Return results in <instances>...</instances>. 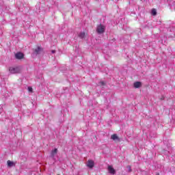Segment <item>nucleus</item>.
<instances>
[{"instance_id": "4be33fe9", "label": "nucleus", "mask_w": 175, "mask_h": 175, "mask_svg": "<svg viewBox=\"0 0 175 175\" xmlns=\"http://www.w3.org/2000/svg\"><path fill=\"white\" fill-rule=\"evenodd\" d=\"M0 109H1V105H0Z\"/></svg>"}, {"instance_id": "f3484780", "label": "nucleus", "mask_w": 175, "mask_h": 175, "mask_svg": "<svg viewBox=\"0 0 175 175\" xmlns=\"http://www.w3.org/2000/svg\"><path fill=\"white\" fill-rule=\"evenodd\" d=\"M129 172H132V169L131 168V165H128Z\"/></svg>"}, {"instance_id": "ddd939ff", "label": "nucleus", "mask_w": 175, "mask_h": 175, "mask_svg": "<svg viewBox=\"0 0 175 175\" xmlns=\"http://www.w3.org/2000/svg\"><path fill=\"white\" fill-rule=\"evenodd\" d=\"M151 13L153 16H157V10L155 8L152 9Z\"/></svg>"}, {"instance_id": "0eeeda50", "label": "nucleus", "mask_w": 175, "mask_h": 175, "mask_svg": "<svg viewBox=\"0 0 175 175\" xmlns=\"http://www.w3.org/2000/svg\"><path fill=\"white\" fill-rule=\"evenodd\" d=\"M15 58L16 59H23L24 58V53L21 52H18L15 54Z\"/></svg>"}, {"instance_id": "f257e3e1", "label": "nucleus", "mask_w": 175, "mask_h": 175, "mask_svg": "<svg viewBox=\"0 0 175 175\" xmlns=\"http://www.w3.org/2000/svg\"><path fill=\"white\" fill-rule=\"evenodd\" d=\"M43 51V48L41 46H38L36 49H33V53H31V57L33 58H36L39 54H41Z\"/></svg>"}, {"instance_id": "9d476101", "label": "nucleus", "mask_w": 175, "mask_h": 175, "mask_svg": "<svg viewBox=\"0 0 175 175\" xmlns=\"http://www.w3.org/2000/svg\"><path fill=\"white\" fill-rule=\"evenodd\" d=\"M78 38H79L80 39H84V38H85V32L81 31V33H79L78 34Z\"/></svg>"}, {"instance_id": "f8f14e48", "label": "nucleus", "mask_w": 175, "mask_h": 175, "mask_svg": "<svg viewBox=\"0 0 175 175\" xmlns=\"http://www.w3.org/2000/svg\"><path fill=\"white\" fill-rule=\"evenodd\" d=\"M168 159H170V161L171 162H173V161H175V156L174 155H172V156H168Z\"/></svg>"}, {"instance_id": "6ab92c4d", "label": "nucleus", "mask_w": 175, "mask_h": 175, "mask_svg": "<svg viewBox=\"0 0 175 175\" xmlns=\"http://www.w3.org/2000/svg\"><path fill=\"white\" fill-rule=\"evenodd\" d=\"M164 99H165V98H163V97H162V98H161V100H163Z\"/></svg>"}, {"instance_id": "2eb2a0df", "label": "nucleus", "mask_w": 175, "mask_h": 175, "mask_svg": "<svg viewBox=\"0 0 175 175\" xmlns=\"http://www.w3.org/2000/svg\"><path fill=\"white\" fill-rule=\"evenodd\" d=\"M28 91H29V92H32V91H33L32 88L31 87H28Z\"/></svg>"}, {"instance_id": "a211bd4d", "label": "nucleus", "mask_w": 175, "mask_h": 175, "mask_svg": "<svg viewBox=\"0 0 175 175\" xmlns=\"http://www.w3.org/2000/svg\"><path fill=\"white\" fill-rule=\"evenodd\" d=\"M51 53H52V54H55L56 51H55V50H52V51H51Z\"/></svg>"}, {"instance_id": "f03ea898", "label": "nucleus", "mask_w": 175, "mask_h": 175, "mask_svg": "<svg viewBox=\"0 0 175 175\" xmlns=\"http://www.w3.org/2000/svg\"><path fill=\"white\" fill-rule=\"evenodd\" d=\"M105 29H106V27H105V25L100 24L99 25L97 26L96 32L100 35L102 33H104Z\"/></svg>"}, {"instance_id": "20e7f679", "label": "nucleus", "mask_w": 175, "mask_h": 175, "mask_svg": "<svg viewBox=\"0 0 175 175\" xmlns=\"http://www.w3.org/2000/svg\"><path fill=\"white\" fill-rule=\"evenodd\" d=\"M9 70L12 75H14L15 73H20V68L18 67H10Z\"/></svg>"}, {"instance_id": "9b49d317", "label": "nucleus", "mask_w": 175, "mask_h": 175, "mask_svg": "<svg viewBox=\"0 0 175 175\" xmlns=\"http://www.w3.org/2000/svg\"><path fill=\"white\" fill-rule=\"evenodd\" d=\"M7 165H8V167H13V166H14V162L10 161V160H8L7 161Z\"/></svg>"}, {"instance_id": "1a4fd4ad", "label": "nucleus", "mask_w": 175, "mask_h": 175, "mask_svg": "<svg viewBox=\"0 0 175 175\" xmlns=\"http://www.w3.org/2000/svg\"><path fill=\"white\" fill-rule=\"evenodd\" d=\"M134 88H140L142 87V82L136 81L133 83Z\"/></svg>"}, {"instance_id": "7ed1b4c3", "label": "nucleus", "mask_w": 175, "mask_h": 175, "mask_svg": "<svg viewBox=\"0 0 175 175\" xmlns=\"http://www.w3.org/2000/svg\"><path fill=\"white\" fill-rule=\"evenodd\" d=\"M57 154H58V149L57 148L51 150L50 157L53 161H55V155H57Z\"/></svg>"}, {"instance_id": "dca6fc26", "label": "nucleus", "mask_w": 175, "mask_h": 175, "mask_svg": "<svg viewBox=\"0 0 175 175\" xmlns=\"http://www.w3.org/2000/svg\"><path fill=\"white\" fill-rule=\"evenodd\" d=\"M99 84H100V85H105V82L104 81H100Z\"/></svg>"}, {"instance_id": "423d86ee", "label": "nucleus", "mask_w": 175, "mask_h": 175, "mask_svg": "<svg viewBox=\"0 0 175 175\" xmlns=\"http://www.w3.org/2000/svg\"><path fill=\"white\" fill-rule=\"evenodd\" d=\"M108 172L109 173V174H112L114 175L116 174V172L114 170V167H113V165H108Z\"/></svg>"}, {"instance_id": "aec40b11", "label": "nucleus", "mask_w": 175, "mask_h": 175, "mask_svg": "<svg viewBox=\"0 0 175 175\" xmlns=\"http://www.w3.org/2000/svg\"><path fill=\"white\" fill-rule=\"evenodd\" d=\"M1 113H2V111H0V114H1Z\"/></svg>"}, {"instance_id": "39448f33", "label": "nucleus", "mask_w": 175, "mask_h": 175, "mask_svg": "<svg viewBox=\"0 0 175 175\" xmlns=\"http://www.w3.org/2000/svg\"><path fill=\"white\" fill-rule=\"evenodd\" d=\"M87 166L89 169H92L95 166V162L92 160H88L87 163Z\"/></svg>"}, {"instance_id": "4468645a", "label": "nucleus", "mask_w": 175, "mask_h": 175, "mask_svg": "<svg viewBox=\"0 0 175 175\" xmlns=\"http://www.w3.org/2000/svg\"><path fill=\"white\" fill-rule=\"evenodd\" d=\"M167 31H168V32H172V31H174V27H172V29L171 28H168Z\"/></svg>"}, {"instance_id": "6e6552de", "label": "nucleus", "mask_w": 175, "mask_h": 175, "mask_svg": "<svg viewBox=\"0 0 175 175\" xmlns=\"http://www.w3.org/2000/svg\"><path fill=\"white\" fill-rule=\"evenodd\" d=\"M111 139H112V140H114L115 142H121V139H120V137H118V135H117V134H113L111 136Z\"/></svg>"}, {"instance_id": "412c9836", "label": "nucleus", "mask_w": 175, "mask_h": 175, "mask_svg": "<svg viewBox=\"0 0 175 175\" xmlns=\"http://www.w3.org/2000/svg\"><path fill=\"white\" fill-rule=\"evenodd\" d=\"M95 1H99V0H95Z\"/></svg>"}, {"instance_id": "5701e85b", "label": "nucleus", "mask_w": 175, "mask_h": 175, "mask_svg": "<svg viewBox=\"0 0 175 175\" xmlns=\"http://www.w3.org/2000/svg\"><path fill=\"white\" fill-rule=\"evenodd\" d=\"M157 175H159V174H158Z\"/></svg>"}]
</instances>
